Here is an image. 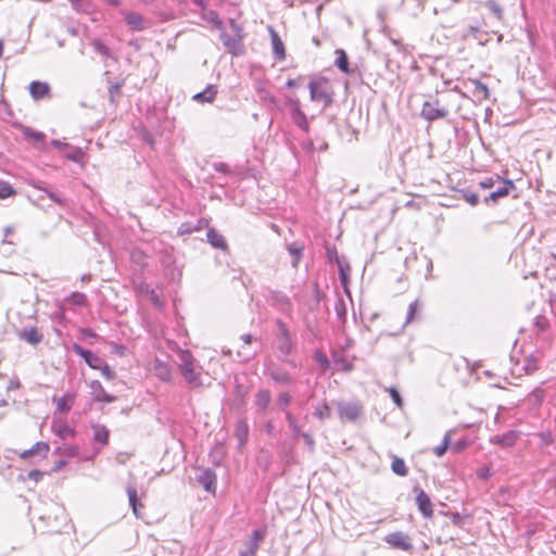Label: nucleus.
<instances>
[{
	"label": "nucleus",
	"mask_w": 556,
	"mask_h": 556,
	"mask_svg": "<svg viewBox=\"0 0 556 556\" xmlns=\"http://www.w3.org/2000/svg\"><path fill=\"white\" fill-rule=\"evenodd\" d=\"M545 397V391L542 388L534 389L528 396L529 402L535 406H540Z\"/></svg>",
	"instance_id": "37998d69"
},
{
	"label": "nucleus",
	"mask_w": 556,
	"mask_h": 556,
	"mask_svg": "<svg viewBox=\"0 0 556 556\" xmlns=\"http://www.w3.org/2000/svg\"><path fill=\"white\" fill-rule=\"evenodd\" d=\"M500 182V176H495V177H488V178H484L483 180H481L479 182V186L480 188L482 189H494L496 184Z\"/></svg>",
	"instance_id": "8fccbe9b"
},
{
	"label": "nucleus",
	"mask_w": 556,
	"mask_h": 556,
	"mask_svg": "<svg viewBox=\"0 0 556 556\" xmlns=\"http://www.w3.org/2000/svg\"><path fill=\"white\" fill-rule=\"evenodd\" d=\"M448 440H450V434L447 433L444 437V440L442 441V443L434 447L433 452L438 457H441L445 454V452L448 447Z\"/></svg>",
	"instance_id": "603ef678"
},
{
	"label": "nucleus",
	"mask_w": 556,
	"mask_h": 556,
	"mask_svg": "<svg viewBox=\"0 0 556 556\" xmlns=\"http://www.w3.org/2000/svg\"><path fill=\"white\" fill-rule=\"evenodd\" d=\"M336 311H337V315L339 316V318L344 321L345 316H346V311H345L343 301H339V303L336 305Z\"/></svg>",
	"instance_id": "bf43d9fd"
},
{
	"label": "nucleus",
	"mask_w": 556,
	"mask_h": 556,
	"mask_svg": "<svg viewBox=\"0 0 556 556\" xmlns=\"http://www.w3.org/2000/svg\"><path fill=\"white\" fill-rule=\"evenodd\" d=\"M275 324L278 329L275 337L276 348L283 356L290 355L294 350L291 332L287 324L280 318H277Z\"/></svg>",
	"instance_id": "7ed1b4c3"
},
{
	"label": "nucleus",
	"mask_w": 556,
	"mask_h": 556,
	"mask_svg": "<svg viewBox=\"0 0 556 556\" xmlns=\"http://www.w3.org/2000/svg\"><path fill=\"white\" fill-rule=\"evenodd\" d=\"M292 402V395L289 392H281L276 400L277 407L285 413L288 412L287 407Z\"/></svg>",
	"instance_id": "79ce46f5"
},
{
	"label": "nucleus",
	"mask_w": 556,
	"mask_h": 556,
	"mask_svg": "<svg viewBox=\"0 0 556 556\" xmlns=\"http://www.w3.org/2000/svg\"><path fill=\"white\" fill-rule=\"evenodd\" d=\"M206 238L210 244L215 248L223 251H226L228 249V244L222 233H219L216 229L210 228L206 232Z\"/></svg>",
	"instance_id": "412c9836"
},
{
	"label": "nucleus",
	"mask_w": 556,
	"mask_h": 556,
	"mask_svg": "<svg viewBox=\"0 0 556 556\" xmlns=\"http://www.w3.org/2000/svg\"><path fill=\"white\" fill-rule=\"evenodd\" d=\"M540 363V356L538 354H530L529 356L525 357V365L522 369L526 371V374L530 375L533 374L539 368Z\"/></svg>",
	"instance_id": "c756f323"
},
{
	"label": "nucleus",
	"mask_w": 556,
	"mask_h": 556,
	"mask_svg": "<svg viewBox=\"0 0 556 556\" xmlns=\"http://www.w3.org/2000/svg\"><path fill=\"white\" fill-rule=\"evenodd\" d=\"M517 441V433L515 431H509L507 433H504L503 435L498 437L496 442L504 446L509 447L513 446Z\"/></svg>",
	"instance_id": "ea45409f"
},
{
	"label": "nucleus",
	"mask_w": 556,
	"mask_h": 556,
	"mask_svg": "<svg viewBox=\"0 0 556 556\" xmlns=\"http://www.w3.org/2000/svg\"><path fill=\"white\" fill-rule=\"evenodd\" d=\"M419 308H420L419 300H415L409 304L407 314H406L405 325L410 324L415 319V316H416L417 312L419 311Z\"/></svg>",
	"instance_id": "49530a36"
},
{
	"label": "nucleus",
	"mask_w": 556,
	"mask_h": 556,
	"mask_svg": "<svg viewBox=\"0 0 556 556\" xmlns=\"http://www.w3.org/2000/svg\"><path fill=\"white\" fill-rule=\"evenodd\" d=\"M496 185H498L497 187L495 186V188L493 189V191L484 198V203H489L490 201L492 202H497L498 199L501 198H504L506 195H508L509 191L511 189H515V185L511 180H501L500 179V182H497Z\"/></svg>",
	"instance_id": "9b49d317"
},
{
	"label": "nucleus",
	"mask_w": 556,
	"mask_h": 556,
	"mask_svg": "<svg viewBox=\"0 0 556 556\" xmlns=\"http://www.w3.org/2000/svg\"><path fill=\"white\" fill-rule=\"evenodd\" d=\"M235 434L239 440L240 445H243L248 440L249 427L245 420H239L236 425Z\"/></svg>",
	"instance_id": "7c9ffc66"
},
{
	"label": "nucleus",
	"mask_w": 556,
	"mask_h": 556,
	"mask_svg": "<svg viewBox=\"0 0 556 556\" xmlns=\"http://www.w3.org/2000/svg\"><path fill=\"white\" fill-rule=\"evenodd\" d=\"M201 17L211 24L214 28L218 30L224 29V22L220 20L218 13L214 10L203 11L201 13Z\"/></svg>",
	"instance_id": "bb28decb"
},
{
	"label": "nucleus",
	"mask_w": 556,
	"mask_h": 556,
	"mask_svg": "<svg viewBox=\"0 0 556 556\" xmlns=\"http://www.w3.org/2000/svg\"><path fill=\"white\" fill-rule=\"evenodd\" d=\"M121 14L131 30L142 31L147 28L146 21L141 14L127 10H121Z\"/></svg>",
	"instance_id": "4468645a"
},
{
	"label": "nucleus",
	"mask_w": 556,
	"mask_h": 556,
	"mask_svg": "<svg viewBox=\"0 0 556 556\" xmlns=\"http://www.w3.org/2000/svg\"><path fill=\"white\" fill-rule=\"evenodd\" d=\"M33 186L39 190H42L45 191L48 197L55 203L60 204V205H63L64 204V199L62 198V195L60 193H56V192H52V191H49L47 190L41 182L37 181V182H33Z\"/></svg>",
	"instance_id": "c03bdc74"
},
{
	"label": "nucleus",
	"mask_w": 556,
	"mask_h": 556,
	"mask_svg": "<svg viewBox=\"0 0 556 556\" xmlns=\"http://www.w3.org/2000/svg\"><path fill=\"white\" fill-rule=\"evenodd\" d=\"M314 416H316L320 420L329 418L330 417V407L326 403L323 405H319L315 409Z\"/></svg>",
	"instance_id": "09e8293b"
},
{
	"label": "nucleus",
	"mask_w": 556,
	"mask_h": 556,
	"mask_svg": "<svg viewBox=\"0 0 556 556\" xmlns=\"http://www.w3.org/2000/svg\"><path fill=\"white\" fill-rule=\"evenodd\" d=\"M17 336L22 341H25L31 345L39 344L43 339V336L36 327H25L18 331Z\"/></svg>",
	"instance_id": "a211bd4d"
},
{
	"label": "nucleus",
	"mask_w": 556,
	"mask_h": 556,
	"mask_svg": "<svg viewBox=\"0 0 556 556\" xmlns=\"http://www.w3.org/2000/svg\"><path fill=\"white\" fill-rule=\"evenodd\" d=\"M14 193L12 186L5 181H0V198L7 199Z\"/></svg>",
	"instance_id": "3c124183"
},
{
	"label": "nucleus",
	"mask_w": 556,
	"mask_h": 556,
	"mask_svg": "<svg viewBox=\"0 0 556 556\" xmlns=\"http://www.w3.org/2000/svg\"><path fill=\"white\" fill-rule=\"evenodd\" d=\"M316 361L324 367V368H327L329 366V361L327 358V356L321 353V352H317L316 355Z\"/></svg>",
	"instance_id": "680f3d73"
},
{
	"label": "nucleus",
	"mask_w": 556,
	"mask_h": 556,
	"mask_svg": "<svg viewBox=\"0 0 556 556\" xmlns=\"http://www.w3.org/2000/svg\"><path fill=\"white\" fill-rule=\"evenodd\" d=\"M53 515H54V521L55 526H53V530L59 532L61 530V525L66 521V515L62 507L54 505L53 507Z\"/></svg>",
	"instance_id": "4c0bfd02"
},
{
	"label": "nucleus",
	"mask_w": 556,
	"mask_h": 556,
	"mask_svg": "<svg viewBox=\"0 0 556 556\" xmlns=\"http://www.w3.org/2000/svg\"><path fill=\"white\" fill-rule=\"evenodd\" d=\"M50 92V86L43 81H31L29 85V93L35 100L47 97Z\"/></svg>",
	"instance_id": "5701e85b"
},
{
	"label": "nucleus",
	"mask_w": 556,
	"mask_h": 556,
	"mask_svg": "<svg viewBox=\"0 0 556 556\" xmlns=\"http://www.w3.org/2000/svg\"><path fill=\"white\" fill-rule=\"evenodd\" d=\"M270 378L277 383L281 384H291L293 383V378L287 371H271Z\"/></svg>",
	"instance_id": "a19ab883"
},
{
	"label": "nucleus",
	"mask_w": 556,
	"mask_h": 556,
	"mask_svg": "<svg viewBox=\"0 0 556 556\" xmlns=\"http://www.w3.org/2000/svg\"><path fill=\"white\" fill-rule=\"evenodd\" d=\"M486 7L490 9V11L497 17H502V8L493 0H490L486 2Z\"/></svg>",
	"instance_id": "6e6d98bb"
},
{
	"label": "nucleus",
	"mask_w": 556,
	"mask_h": 556,
	"mask_svg": "<svg viewBox=\"0 0 556 556\" xmlns=\"http://www.w3.org/2000/svg\"><path fill=\"white\" fill-rule=\"evenodd\" d=\"M384 541L393 548H397L405 552H409L413 549V543L409 535L402 531L389 533L384 538Z\"/></svg>",
	"instance_id": "0eeeda50"
},
{
	"label": "nucleus",
	"mask_w": 556,
	"mask_h": 556,
	"mask_svg": "<svg viewBox=\"0 0 556 556\" xmlns=\"http://www.w3.org/2000/svg\"><path fill=\"white\" fill-rule=\"evenodd\" d=\"M66 302L72 304V305H74V306H79V307L87 306V304H88V300H87L86 294L80 293V292H73L66 299Z\"/></svg>",
	"instance_id": "c9c22d12"
},
{
	"label": "nucleus",
	"mask_w": 556,
	"mask_h": 556,
	"mask_svg": "<svg viewBox=\"0 0 556 556\" xmlns=\"http://www.w3.org/2000/svg\"><path fill=\"white\" fill-rule=\"evenodd\" d=\"M311 99L323 102L325 106L332 102V96L329 91L328 81L325 78L312 79L308 84Z\"/></svg>",
	"instance_id": "20e7f679"
},
{
	"label": "nucleus",
	"mask_w": 556,
	"mask_h": 556,
	"mask_svg": "<svg viewBox=\"0 0 556 556\" xmlns=\"http://www.w3.org/2000/svg\"><path fill=\"white\" fill-rule=\"evenodd\" d=\"M91 46L93 47L94 51L98 52L103 59L112 58V52L110 48L106 45H104V42L101 39H93L91 41Z\"/></svg>",
	"instance_id": "2f4dec72"
},
{
	"label": "nucleus",
	"mask_w": 556,
	"mask_h": 556,
	"mask_svg": "<svg viewBox=\"0 0 556 556\" xmlns=\"http://www.w3.org/2000/svg\"><path fill=\"white\" fill-rule=\"evenodd\" d=\"M42 478V472L34 469L28 472V479L38 482Z\"/></svg>",
	"instance_id": "338daca9"
},
{
	"label": "nucleus",
	"mask_w": 556,
	"mask_h": 556,
	"mask_svg": "<svg viewBox=\"0 0 556 556\" xmlns=\"http://www.w3.org/2000/svg\"><path fill=\"white\" fill-rule=\"evenodd\" d=\"M50 446L47 442L39 441L35 443L29 450L24 451L20 456L23 459H27L34 455H41L46 457L49 453Z\"/></svg>",
	"instance_id": "4be33fe9"
},
{
	"label": "nucleus",
	"mask_w": 556,
	"mask_h": 556,
	"mask_svg": "<svg viewBox=\"0 0 556 556\" xmlns=\"http://www.w3.org/2000/svg\"><path fill=\"white\" fill-rule=\"evenodd\" d=\"M477 475L479 478L486 480L489 477H491V469L490 467L484 466L477 471Z\"/></svg>",
	"instance_id": "0e129e2a"
},
{
	"label": "nucleus",
	"mask_w": 556,
	"mask_h": 556,
	"mask_svg": "<svg viewBox=\"0 0 556 556\" xmlns=\"http://www.w3.org/2000/svg\"><path fill=\"white\" fill-rule=\"evenodd\" d=\"M55 453L63 455L68 458L78 456L79 447L76 445L64 444L55 450Z\"/></svg>",
	"instance_id": "e433bc0d"
},
{
	"label": "nucleus",
	"mask_w": 556,
	"mask_h": 556,
	"mask_svg": "<svg viewBox=\"0 0 556 556\" xmlns=\"http://www.w3.org/2000/svg\"><path fill=\"white\" fill-rule=\"evenodd\" d=\"M337 54H338V56L336 59L334 64L343 73H349L350 68H349V59H348L346 53L343 50H337Z\"/></svg>",
	"instance_id": "58836bf2"
},
{
	"label": "nucleus",
	"mask_w": 556,
	"mask_h": 556,
	"mask_svg": "<svg viewBox=\"0 0 556 556\" xmlns=\"http://www.w3.org/2000/svg\"><path fill=\"white\" fill-rule=\"evenodd\" d=\"M126 492H127V495H128V501H129V504L132 508V513L135 514L136 517H139L140 514H139V507H141L139 501H138V493H137V490L136 488L131 486V485H128L127 489H126Z\"/></svg>",
	"instance_id": "c85d7f7f"
},
{
	"label": "nucleus",
	"mask_w": 556,
	"mask_h": 556,
	"mask_svg": "<svg viewBox=\"0 0 556 556\" xmlns=\"http://www.w3.org/2000/svg\"><path fill=\"white\" fill-rule=\"evenodd\" d=\"M338 413L341 419L354 421L361 416L362 408L355 403H341L338 405Z\"/></svg>",
	"instance_id": "2eb2a0df"
},
{
	"label": "nucleus",
	"mask_w": 556,
	"mask_h": 556,
	"mask_svg": "<svg viewBox=\"0 0 556 556\" xmlns=\"http://www.w3.org/2000/svg\"><path fill=\"white\" fill-rule=\"evenodd\" d=\"M216 473L210 468L200 469L197 481L204 488L206 492L215 493L216 491Z\"/></svg>",
	"instance_id": "f8f14e48"
},
{
	"label": "nucleus",
	"mask_w": 556,
	"mask_h": 556,
	"mask_svg": "<svg viewBox=\"0 0 556 556\" xmlns=\"http://www.w3.org/2000/svg\"><path fill=\"white\" fill-rule=\"evenodd\" d=\"M265 535L266 531L264 529L254 530L245 543V548L240 552L239 556H256Z\"/></svg>",
	"instance_id": "6e6552de"
},
{
	"label": "nucleus",
	"mask_w": 556,
	"mask_h": 556,
	"mask_svg": "<svg viewBox=\"0 0 556 556\" xmlns=\"http://www.w3.org/2000/svg\"><path fill=\"white\" fill-rule=\"evenodd\" d=\"M179 370L186 382L192 388L202 387L201 374L194 368V359L190 352L180 354Z\"/></svg>",
	"instance_id": "f03ea898"
},
{
	"label": "nucleus",
	"mask_w": 556,
	"mask_h": 556,
	"mask_svg": "<svg viewBox=\"0 0 556 556\" xmlns=\"http://www.w3.org/2000/svg\"><path fill=\"white\" fill-rule=\"evenodd\" d=\"M467 85L471 87V93L477 102L481 103L490 98V90L488 86L480 80L469 78Z\"/></svg>",
	"instance_id": "dca6fc26"
},
{
	"label": "nucleus",
	"mask_w": 556,
	"mask_h": 556,
	"mask_svg": "<svg viewBox=\"0 0 556 556\" xmlns=\"http://www.w3.org/2000/svg\"><path fill=\"white\" fill-rule=\"evenodd\" d=\"M72 8L79 13H88L90 3L87 0H68Z\"/></svg>",
	"instance_id": "de8ad7c7"
},
{
	"label": "nucleus",
	"mask_w": 556,
	"mask_h": 556,
	"mask_svg": "<svg viewBox=\"0 0 556 556\" xmlns=\"http://www.w3.org/2000/svg\"><path fill=\"white\" fill-rule=\"evenodd\" d=\"M300 437L304 440L305 444L309 447V450L313 451L315 445L313 437L305 432H302Z\"/></svg>",
	"instance_id": "052dcab7"
},
{
	"label": "nucleus",
	"mask_w": 556,
	"mask_h": 556,
	"mask_svg": "<svg viewBox=\"0 0 556 556\" xmlns=\"http://www.w3.org/2000/svg\"><path fill=\"white\" fill-rule=\"evenodd\" d=\"M150 299H151V301L153 302V304L155 306H157V307H162L163 306V302H162L160 295L153 289L150 291Z\"/></svg>",
	"instance_id": "e2e57ef3"
},
{
	"label": "nucleus",
	"mask_w": 556,
	"mask_h": 556,
	"mask_svg": "<svg viewBox=\"0 0 556 556\" xmlns=\"http://www.w3.org/2000/svg\"><path fill=\"white\" fill-rule=\"evenodd\" d=\"M24 135H25V137L34 139L36 141H42L46 137L43 132L33 130L29 127H26L24 129Z\"/></svg>",
	"instance_id": "864d4df0"
},
{
	"label": "nucleus",
	"mask_w": 556,
	"mask_h": 556,
	"mask_svg": "<svg viewBox=\"0 0 556 556\" xmlns=\"http://www.w3.org/2000/svg\"><path fill=\"white\" fill-rule=\"evenodd\" d=\"M286 419H287L289 428L292 432L293 438H300L302 430H301V427H300L296 418L294 417V415L290 412H286Z\"/></svg>",
	"instance_id": "f704fd0d"
},
{
	"label": "nucleus",
	"mask_w": 556,
	"mask_h": 556,
	"mask_svg": "<svg viewBox=\"0 0 556 556\" xmlns=\"http://www.w3.org/2000/svg\"><path fill=\"white\" fill-rule=\"evenodd\" d=\"M266 300L271 307L282 314L291 315L293 312V304L290 298L281 291L269 289Z\"/></svg>",
	"instance_id": "39448f33"
},
{
	"label": "nucleus",
	"mask_w": 556,
	"mask_h": 556,
	"mask_svg": "<svg viewBox=\"0 0 556 556\" xmlns=\"http://www.w3.org/2000/svg\"><path fill=\"white\" fill-rule=\"evenodd\" d=\"M535 326L543 331L548 327V320L545 317H536Z\"/></svg>",
	"instance_id": "69168bd1"
},
{
	"label": "nucleus",
	"mask_w": 556,
	"mask_h": 556,
	"mask_svg": "<svg viewBox=\"0 0 556 556\" xmlns=\"http://www.w3.org/2000/svg\"><path fill=\"white\" fill-rule=\"evenodd\" d=\"M288 251L289 253L292 255L293 260H292V266L293 267H296L299 262L301 261V257H302V253H303V248L302 247H299L298 244L293 243V244H290L288 245Z\"/></svg>",
	"instance_id": "a18cd8bd"
},
{
	"label": "nucleus",
	"mask_w": 556,
	"mask_h": 556,
	"mask_svg": "<svg viewBox=\"0 0 556 556\" xmlns=\"http://www.w3.org/2000/svg\"><path fill=\"white\" fill-rule=\"evenodd\" d=\"M53 402L56 403V410L59 413L66 414L74 405L75 394L66 393L62 397H53Z\"/></svg>",
	"instance_id": "a878e982"
},
{
	"label": "nucleus",
	"mask_w": 556,
	"mask_h": 556,
	"mask_svg": "<svg viewBox=\"0 0 556 556\" xmlns=\"http://www.w3.org/2000/svg\"><path fill=\"white\" fill-rule=\"evenodd\" d=\"M214 168L218 173H224V174L229 173V166L226 163H215Z\"/></svg>",
	"instance_id": "774afa93"
},
{
	"label": "nucleus",
	"mask_w": 556,
	"mask_h": 556,
	"mask_svg": "<svg viewBox=\"0 0 556 556\" xmlns=\"http://www.w3.org/2000/svg\"><path fill=\"white\" fill-rule=\"evenodd\" d=\"M416 494V505L425 518H431L433 516V505L429 495L419 486L414 488Z\"/></svg>",
	"instance_id": "1a4fd4ad"
},
{
	"label": "nucleus",
	"mask_w": 556,
	"mask_h": 556,
	"mask_svg": "<svg viewBox=\"0 0 556 556\" xmlns=\"http://www.w3.org/2000/svg\"><path fill=\"white\" fill-rule=\"evenodd\" d=\"M268 33L270 35L271 48L275 58L278 61H283L286 59V49L283 41L281 40L278 33L274 29L273 26H268Z\"/></svg>",
	"instance_id": "f3484780"
},
{
	"label": "nucleus",
	"mask_w": 556,
	"mask_h": 556,
	"mask_svg": "<svg viewBox=\"0 0 556 556\" xmlns=\"http://www.w3.org/2000/svg\"><path fill=\"white\" fill-rule=\"evenodd\" d=\"M152 371L155 377H157L161 381L169 382L172 379V370L167 363L155 358L152 364Z\"/></svg>",
	"instance_id": "aec40b11"
},
{
	"label": "nucleus",
	"mask_w": 556,
	"mask_h": 556,
	"mask_svg": "<svg viewBox=\"0 0 556 556\" xmlns=\"http://www.w3.org/2000/svg\"><path fill=\"white\" fill-rule=\"evenodd\" d=\"M216 94L217 87L215 85H208L203 91L195 93L192 99L200 103H212Z\"/></svg>",
	"instance_id": "393cba45"
},
{
	"label": "nucleus",
	"mask_w": 556,
	"mask_h": 556,
	"mask_svg": "<svg viewBox=\"0 0 556 556\" xmlns=\"http://www.w3.org/2000/svg\"><path fill=\"white\" fill-rule=\"evenodd\" d=\"M270 402H271V394H270L269 390L262 389V390H258L257 393L255 394L254 403H255L257 409L262 414L266 413Z\"/></svg>",
	"instance_id": "b1692460"
},
{
	"label": "nucleus",
	"mask_w": 556,
	"mask_h": 556,
	"mask_svg": "<svg viewBox=\"0 0 556 556\" xmlns=\"http://www.w3.org/2000/svg\"><path fill=\"white\" fill-rule=\"evenodd\" d=\"M462 193H463V199L467 203H469L472 206L478 204L479 198H478V195L475 192L469 191V190H464Z\"/></svg>",
	"instance_id": "5fc2aeb1"
},
{
	"label": "nucleus",
	"mask_w": 556,
	"mask_h": 556,
	"mask_svg": "<svg viewBox=\"0 0 556 556\" xmlns=\"http://www.w3.org/2000/svg\"><path fill=\"white\" fill-rule=\"evenodd\" d=\"M90 389L92 390V399L96 402L112 403L115 401V396L106 393L99 380L91 381Z\"/></svg>",
	"instance_id": "6ab92c4d"
},
{
	"label": "nucleus",
	"mask_w": 556,
	"mask_h": 556,
	"mask_svg": "<svg viewBox=\"0 0 556 556\" xmlns=\"http://www.w3.org/2000/svg\"><path fill=\"white\" fill-rule=\"evenodd\" d=\"M98 369L101 370L102 376L106 379H113L115 377V372L104 362H102L101 367Z\"/></svg>",
	"instance_id": "4d7b16f0"
},
{
	"label": "nucleus",
	"mask_w": 556,
	"mask_h": 556,
	"mask_svg": "<svg viewBox=\"0 0 556 556\" xmlns=\"http://www.w3.org/2000/svg\"><path fill=\"white\" fill-rule=\"evenodd\" d=\"M72 349L76 355L84 358V361L88 364L89 367L93 369H98L101 367L103 361L98 355L93 354L91 351L84 349L81 345L77 343H74Z\"/></svg>",
	"instance_id": "ddd939ff"
},
{
	"label": "nucleus",
	"mask_w": 556,
	"mask_h": 556,
	"mask_svg": "<svg viewBox=\"0 0 556 556\" xmlns=\"http://www.w3.org/2000/svg\"><path fill=\"white\" fill-rule=\"evenodd\" d=\"M447 114L448 111L441 106L439 100L437 99L432 101H426L422 104L420 112L421 117L428 122L445 118Z\"/></svg>",
	"instance_id": "423d86ee"
},
{
	"label": "nucleus",
	"mask_w": 556,
	"mask_h": 556,
	"mask_svg": "<svg viewBox=\"0 0 556 556\" xmlns=\"http://www.w3.org/2000/svg\"><path fill=\"white\" fill-rule=\"evenodd\" d=\"M93 439L96 442L101 444H106L109 441V430L104 426H94L93 427Z\"/></svg>",
	"instance_id": "72a5a7b5"
},
{
	"label": "nucleus",
	"mask_w": 556,
	"mask_h": 556,
	"mask_svg": "<svg viewBox=\"0 0 556 556\" xmlns=\"http://www.w3.org/2000/svg\"><path fill=\"white\" fill-rule=\"evenodd\" d=\"M390 395H391V399L393 400V402L396 404L397 407H402L403 406L402 397H401V395H400V393L397 392L396 389L391 388L390 389Z\"/></svg>",
	"instance_id": "13d9d810"
},
{
	"label": "nucleus",
	"mask_w": 556,
	"mask_h": 556,
	"mask_svg": "<svg viewBox=\"0 0 556 556\" xmlns=\"http://www.w3.org/2000/svg\"><path fill=\"white\" fill-rule=\"evenodd\" d=\"M52 429L53 432L61 439L74 437L76 433L75 429L70 427L66 422H54Z\"/></svg>",
	"instance_id": "cd10ccee"
},
{
	"label": "nucleus",
	"mask_w": 556,
	"mask_h": 556,
	"mask_svg": "<svg viewBox=\"0 0 556 556\" xmlns=\"http://www.w3.org/2000/svg\"><path fill=\"white\" fill-rule=\"evenodd\" d=\"M391 469L395 475H397L400 477H405L408 473L405 462L397 456H395L393 458L392 464H391Z\"/></svg>",
	"instance_id": "473e14b6"
},
{
	"label": "nucleus",
	"mask_w": 556,
	"mask_h": 556,
	"mask_svg": "<svg viewBox=\"0 0 556 556\" xmlns=\"http://www.w3.org/2000/svg\"><path fill=\"white\" fill-rule=\"evenodd\" d=\"M290 115L292 122L301 128L303 131L308 132L309 125L306 115L300 108V102L298 100H290Z\"/></svg>",
	"instance_id": "9d476101"
},
{
	"label": "nucleus",
	"mask_w": 556,
	"mask_h": 556,
	"mask_svg": "<svg viewBox=\"0 0 556 556\" xmlns=\"http://www.w3.org/2000/svg\"><path fill=\"white\" fill-rule=\"evenodd\" d=\"M229 27L231 33L228 34L223 29L220 30L219 38L227 51L232 55L238 56L243 53V29L233 20L229 21Z\"/></svg>",
	"instance_id": "f257e3e1"
}]
</instances>
